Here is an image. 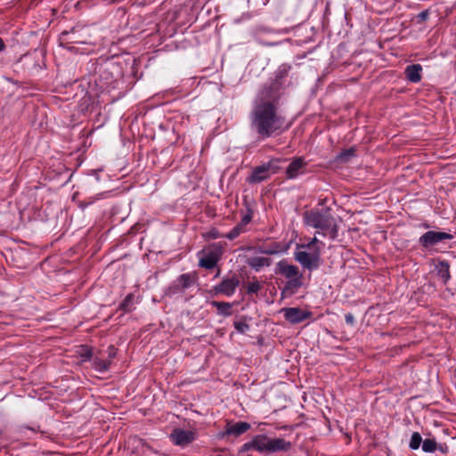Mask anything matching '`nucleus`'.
<instances>
[{
  "instance_id": "nucleus-1",
  "label": "nucleus",
  "mask_w": 456,
  "mask_h": 456,
  "mask_svg": "<svg viewBox=\"0 0 456 456\" xmlns=\"http://www.w3.org/2000/svg\"><path fill=\"white\" fill-rule=\"evenodd\" d=\"M280 94L262 90L249 115L250 128L259 139L279 135L289 129L285 118L279 112Z\"/></svg>"
},
{
  "instance_id": "nucleus-2",
  "label": "nucleus",
  "mask_w": 456,
  "mask_h": 456,
  "mask_svg": "<svg viewBox=\"0 0 456 456\" xmlns=\"http://www.w3.org/2000/svg\"><path fill=\"white\" fill-rule=\"evenodd\" d=\"M303 223L306 227L315 230V234L335 240L338 236V219L330 208H313L303 214Z\"/></svg>"
},
{
  "instance_id": "nucleus-3",
  "label": "nucleus",
  "mask_w": 456,
  "mask_h": 456,
  "mask_svg": "<svg viewBox=\"0 0 456 456\" xmlns=\"http://www.w3.org/2000/svg\"><path fill=\"white\" fill-rule=\"evenodd\" d=\"M291 448V443L283 438H271L265 434L256 435L252 439L245 443L239 450L240 453L254 450L259 453H275L288 452Z\"/></svg>"
},
{
  "instance_id": "nucleus-4",
  "label": "nucleus",
  "mask_w": 456,
  "mask_h": 456,
  "mask_svg": "<svg viewBox=\"0 0 456 456\" xmlns=\"http://www.w3.org/2000/svg\"><path fill=\"white\" fill-rule=\"evenodd\" d=\"M324 243L316 236L312 238L308 243L297 244L294 251V258L303 268L314 271L320 266L321 249Z\"/></svg>"
},
{
  "instance_id": "nucleus-5",
  "label": "nucleus",
  "mask_w": 456,
  "mask_h": 456,
  "mask_svg": "<svg viewBox=\"0 0 456 456\" xmlns=\"http://www.w3.org/2000/svg\"><path fill=\"white\" fill-rule=\"evenodd\" d=\"M224 254V244L214 242L197 253L199 266L207 270L213 269Z\"/></svg>"
},
{
  "instance_id": "nucleus-6",
  "label": "nucleus",
  "mask_w": 456,
  "mask_h": 456,
  "mask_svg": "<svg viewBox=\"0 0 456 456\" xmlns=\"http://www.w3.org/2000/svg\"><path fill=\"white\" fill-rule=\"evenodd\" d=\"M275 273L289 280L285 286L286 289H298L303 285V275L297 266L289 264L285 259L278 262Z\"/></svg>"
},
{
  "instance_id": "nucleus-7",
  "label": "nucleus",
  "mask_w": 456,
  "mask_h": 456,
  "mask_svg": "<svg viewBox=\"0 0 456 456\" xmlns=\"http://www.w3.org/2000/svg\"><path fill=\"white\" fill-rule=\"evenodd\" d=\"M277 169L278 167L273 165V160H271L266 164L255 167L247 181L249 183H261L266 180L271 173H276Z\"/></svg>"
},
{
  "instance_id": "nucleus-8",
  "label": "nucleus",
  "mask_w": 456,
  "mask_h": 456,
  "mask_svg": "<svg viewBox=\"0 0 456 456\" xmlns=\"http://www.w3.org/2000/svg\"><path fill=\"white\" fill-rule=\"evenodd\" d=\"M240 284V281L238 277L233 274L231 277H226L222 280V281L213 287V291L215 295H224L226 297H232L237 287Z\"/></svg>"
},
{
  "instance_id": "nucleus-9",
  "label": "nucleus",
  "mask_w": 456,
  "mask_h": 456,
  "mask_svg": "<svg viewBox=\"0 0 456 456\" xmlns=\"http://www.w3.org/2000/svg\"><path fill=\"white\" fill-rule=\"evenodd\" d=\"M195 282V275L192 273H183L178 276L173 283L169 286L167 293L175 295L183 292L185 289L191 287Z\"/></svg>"
},
{
  "instance_id": "nucleus-10",
  "label": "nucleus",
  "mask_w": 456,
  "mask_h": 456,
  "mask_svg": "<svg viewBox=\"0 0 456 456\" xmlns=\"http://www.w3.org/2000/svg\"><path fill=\"white\" fill-rule=\"evenodd\" d=\"M283 313L286 321L291 324H297L310 319L313 315L312 312L302 310L299 307H285L281 310Z\"/></svg>"
},
{
  "instance_id": "nucleus-11",
  "label": "nucleus",
  "mask_w": 456,
  "mask_h": 456,
  "mask_svg": "<svg viewBox=\"0 0 456 456\" xmlns=\"http://www.w3.org/2000/svg\"><path fill=\"white\" fill-rule=\"evenodd\" d=\"M452 239V235L444 232L428 231L419 238V243L424 248H429L444 240Z\"/></svg>"
},
{
  "instance_id": "nucleus-12",
  "label": "nucleus",
  "mask_w": 456,
  "mask_h": 456,
  "mask_svg": "<svg viewBox=\"0 0 456 456\" xmlns=\"http://www.w3.org/2000/svg\"><path fill=\"white\" fill-rule=\"evenodd\" d=\"M196 432L194 430L175 428L169 437L175 445L185 446L193 442L196 439Z\"/></svg>"
},
{
  "instance_id": "nucleus-13",
  "label": "nucleus",
  "mask_w": 456,
  "mask_h": 456,
  "mask_svg": "<svg viewBox=\"0 0 456 456\" xmlns=\"http://www.w3.org/2000/svg\"><path fill=\"white\" fill-rule=\"evenodd\" d=\"M290 68L291 67L288 64L281 65L275 71L274 81H273L269 86L265 87L263 90H267L269 94L277 92L281 95L280 89L283 86L284 79L288 77Z\"/></svg>"
},
{
  "instance_id": "nucleus-14",
  "label": "nucleus",
  "mask_w": 456,
  "mask_h": 456,
  "mask_svg": "<svg viewBox=\"0 0 456 456\" xmlns=\"http://www.w3.org/2000/svg\"><path fill=\"white\" fill-rule=\"evenodd\" d=\"M307 163L303 157L293 159L285 171L287 179H296L300 175H303Z\"/></svg>"
},
{
  "instance_id": "nucleus-15",
  "label": "nucleus",
  "mask_w": 456,
  "mask_h": 456,
  "mask_svg": "<svg viewBox=\"0 0 456 456\" xmlns=\"http://www.w3.org/2000/svg\"><path fill=\"white\" fill-rule=\"evenodd\" d=\"M248 251H253L255 254H263V255H277L282 252V248L280 243L273 242L267 245H261L256 247H248Z\"/></svg>"
},
{
  "instance_id": "nucleus-16",
  "label": "nucleus",
  "mask_w": 456,
  "mask_h": 456,
  "mask_svg": "<svg viewBox=\"0 0 456 456\" xmlns=\"http://www.w3.org/2000/svg\"><path fill=\"white\" fill-rule=\"evenodd\" d=\"M247 264L251 269L259 272L263 268L270 266L272 259L267 256H254L247 259Z\"/></svg>"
},
{
  "instance_id": "nucleus-17",
  "label": "nucleus",
  "mask_w": 456,
  "mask_h": 456,
  "mask_svg": "<svg viewBox=\"0 0 456 456\" xmlns=\"http://www.w3.org/2000/svg\"><path fill=\"white\" fill-rule=\"evenodd\" d=\"M250 428L251 425L245 421L228 423L225 428V433L229 436H240L248 431Z\"/></svg>"
},
{
  "instance_id": "nucleus-18",
  "label": "nucleus",
  "mask_w": 456,
  "mask_h": 456,
  "mask_svg": "<svg viewBox=\"0 0 456 456\" xmlns=\"http://www.w3.org/2000/svg\"><path fill=\"white\" fill-rule=\"evenodd\" d=\"M422 67L419 64L409 65L405 69V75L409 81L418 83L421 79Z\"/></svg>"
},
{
  "instance_id": "nucleus-19",
  "label": "nucleus",
  "mask_w": 456,
  "mask_h": 456,
  "mask_svg": "<svg viewBox=\"0 0 456 456\" xmlns=\"http://www.w3.org/2000/svg\"><path fill=\"white\" fill-rule=\"evenodd\" d=\"M211 305L216 308L217 314L222 316H230L232 314V305L228 302L212 301Z\"/></svg>"
},
{
  "instance_id": "nucleus-20",
  "label": "nucleus",
  "mask_w": 456,
  "mask_h": 456,
  "mask_svg": "<svg viewBox=\"0 0 456 456\" xmlns=\"http://www.w3.org/2000/svg\"><path fill=\"white\" fill-rule=\"evenodd\" d=\"M441 268L438 270V275L444 284H446L451 279L450 265L447 262H441Z\"/></svg>"
},
{
  "instance_id": "nucleus-21",
  "label": "nucleus",
  "mask_w": 456,
  "mask_h": 456,
  "mask_svg": "<svg viewBox=\"0 0 456 456\" xmlns=\"http://www.w3.org/2000/svg\"><path fill=\"white\" fill-rule=\"evenodd\" d=\"M134 296L133 294L130 293V294L126 295V297L124 298V300L119 305V309H121L122 311H124L126 313L131 312L134 309Z\"/></svg>"
},
{
  "instance_id": "nucleus-22",
  "label": "nucleus",
  "mask_w": 456,
  "mask_h": 456,
  "mask_svg": "<svg viewBox=\"0 0 456 456\" xmlns=\"http://www.w3.org/2000/svg\"><path fill=\"white\" fill-rule=\"evenodd\" d=\"M73 35V31H63L59 37L60 45L65 47L66 45L77 43V41L72 37Z\"/></svg>"
},
{
  "instance_id": "nucleus-23",
  "label": "nucleus",
  "mask_w": 456,
  "mask_h": 456,
  "mask_svg": "<svg viewBox=\"0 0 456 456\" xmlns=\"http://www.w3.org/2000/svg\"><path fill=\"white\" fill-rule=\"evenodd\" d=\"M110 361H106L99 358L94 359L93 364L94 369L99 372H105L108 370Z\"/></svg>"
},
{
  "instance_id": "nucleus-24",
  "label": "nucleus",
  "mask_w": 456,
  "mask_h": 456,
  "mask_svg": "<svg viewBox=\"0 0 456 456\" xmlns=\"http://www.w3.org/2000/svg\"><path fill=\"white\" fill-rule=\"evenodd\" d=\"M246 228L241 227L240 224H236L228 233L224 235V238L232 240L239 237L241 233L245 232Z\"/></svg>"
},
{
  "instance_id": "nucleus-25",
  "label": "nucleus",
  "mask_w": 456,
  "mask_h": 456,
  "mask_svg": "<svg viewBox=\"0 0 456 456\" xmlns=\"http://www.w3.org/2000/svg\"><path fill=\"white\" fill-rule=\"evenodd\" d=\"M422 437L420 436L419 433L418 432H414L412 435H411V440H410V444H409V447L411 449V450H417L419 448L420 444H422Z\"/></svg>"
},
{
  "instance_id": "nucleus-26",
  "label": "nucleus",
  "mask_w": 456,
  "mask_h": 456,
  "mask_svg": "<svg viewBox=\"0 0 456 456\" xmlns=\"http://www.w3.org/2000/svg\"><path fill=\"white\" fill-rule=\"evenodd\" d=\"M422 450L425 452H434L437 450V444L435 439H425L422 442Z\"/></svg>"
},
{
  "instance_id": "nucleus-27",
  "label": "nucleus",
  "mask_w": 456,
  "mask_h": 456,
  "mask_svg": "<svg viewBox=\"0 0 456 456\" xmlns=\"http://www.w3.org/2000/svg\"><path fill=\"white\" fill-rule=\"evenodd\" d=\"M233 326L235 330L241 334L249 330V325L247 322V317H242L241 320L234 322Z\"/></svg>"
},
{
  "instance_id": "nucleus-28",
  "label": "nucleus",
  "mask_w": 456,
  "mask_h": 456,
  "mask_svg": "<svg viewBox=\"0 0 456 456\" xmlns=\"http://www.w3.org/2000/svg\"><path fill=\"white\" fill-rule=\"evenodd\" d=\"M224 235L225 234L221 233L218 230L214 228L207 232L206 238L210 239V240H216V239L224 238Z\"/></svg>"
},
{
  "instance_id": "nucleus-29",
  "label": "nucleus",
  "mask_w": 456,
  "mask_h": 456,
  "mask_svg": "<svg viewBox=\"0 0 456 456\" xmlns=\"http://www.w3.org/2000/svg\"><path fill=\"white\" fill-rule=\"evenodd\" d=\"M260 289H261V285L257 281L249 282L247 287L248 293H249V294L257 293Z\"/></svg>"
},
{
  "instance_id": "nucleus-30",
  "label": "nucleus",
  "mask_w": 456,
  "mask_h": 456,
  "mask_svg": "<svg viewBox=\"0 0 456 456\" xmlns=\"http://www.w3.org/2000/svg\"><path fill=\"white\" fill-rule=\"evenodd\" d=\"M428 16H429L428 10H424L417 15V20L419 22H423L428 18Z\"/></svg>"
},
{
  "instance_id": "nucleus-31",
  "label": "nucleus",
  "mask_w": 456,
  "mask_h": 456,
  "mask_svg": "<svg viewBox=\"0 0 456 456\" xmlns=\"http://www.w3.org/2000/svg\"><path fill=\"white\" fill-rule=\"evenodd\" d=\"M99 197H95V198H90L88 201H80L79 202V208H82V209H85L86 208H87L89 205H91L92 203L94 202V200H98Z\"/></svg>"
},
{
  "instance_id": "nucleus-32",
  "label": "nucleus",
  "mask_w": 456,
  "mask_h": 456,
  "mask_svg": "<svg viewBox=\"0 0 456 456\" xmlns=\"http://www.w3.org/2000/svg\"><path fill=\"white\" fill-rule=\"evenodd\" d=\"M250 221H251V216H250L249 214H247V215H245V216L241 218L240 222L238 224H240V225H241V227L245 228V227H246V225H247Z\"/></svg>"
},
{
  "instance_id": "nucleus-33",
  "label": "nucleus",
  "mask_w": 456,
  "mask_h": 456,
  "mask_svg": "<svg viewBox=\"0 0 456 456\" xmlns=\"http://www.w3.org/2000/svg\"><path fill=\"white\" fill-rule=\"evenodd\" d=\"M345 319H346V322L350 325V326H354V323H355V320H354V317L352 314H346V316H345Z\"/></svg>"
},
{
  "instance_id": "nucleus-34",
  "label": "nucleus",
  "mask_w": 456,
  "mask_h": 456,
  "mask_svg": "<svg viewBox=\"0 0 456 456\" xmlns=\"http://www.w3.org/2000/svg\"><path fill=\"white\" fill-rule=\"evenodd\" d=\"M108 350H109V358H110L109 361H111V359L114 358L115 355H116V351H115V348L113 346H110L108 348Z\"/></svg>"
},
{
  "instance_id": "nucleus-35",
  "label": "nucleus",
  "mask_w": 456,
  "mask_h": 456,
  "mask_svg": "<svg viewBox=\"0 0 456 456\" xmlns=\"http://www.w3.org/2000/svg\"><path fill=\"white\" fill-rule=\"evenodd\" d=\"M437 449H439V451L443 453H446L447 452V446H444V445H438L437 444Z\"/></svg>"
},
{
  "instance_id": "nucleus-36",
  "label": "nucleus",
  "mask_w": 456,
  "mask_h": 456,
  "mask_svg": "<svg viewBox=\"0 0 456 456\" xmlns=\"http://www.w3.org/2000/svg\"><path fill=\"white\" fill-rule=\"evenodd\" d=\"M5 47V45L2 38H0V52L3 51Z\"/></svg>"
}]
</instances>
